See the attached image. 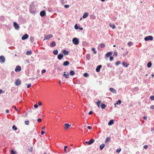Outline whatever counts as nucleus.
Wrapping results in <instances>:
<instances>
[{"instance_id": "1", "label": "nucleus", "mask_w": 154, "mask_h": 154, "mask_svg": "<svg viewBox=\"0 0 154 154\" xmlns=\"http://www.w3.org/2000/svg\"><path fill=\"white\" fill-rule=\"evenodd\" d=\"M72 42L75 45H78L79 43V39L76 38H73L72 40Z\"/></svg>"}, {"instance_id": "2", "label": "nucleus", "mask_w": 154, "mask_h": 154, "mask_svg": "<svg viewBox=\"0 0 154 154\" xmlns=\"http://www.w3.org/2000/svg\"><path fill=\"white\" fill-rule=\"evenodd\" d=\"M153 39V37L152 36L149 35L146 37L144 38V40L145 41L148 40L152 41Z\"/></svg>"}, {"instance_id": "3", "label": "nucleus", "mask_w": 154, "mask_h": 154, "mask_svg": "<svg viewBox=\"0 0 154 154\" xmlns=\"http://www.w3.org/2000/svg\"><path fill=\"white\" fill-rule=\"evenodd\" d=\"M5 58L2 55L0 57V62L1 63H4L5 61Z\"/></svg>"}, {"instance_id": "4", "label": "nucleus", "mask_w": 154, "mask_h": 154, "mask_svg": "<svg viewBox=\"0 0 154 154\" xmlns=\"http://www.w3.org/2000/svg\"><path fill=\"white\" fill-rule=\"evenodd\" d=\"M21 83V80L19 79H17L15 81V85L16 86H19L20 85Z\"/></svg>"}, {"instance_id": "5", "label": "nucleus", "mask_w": 154, "mask_h": 154, "mask_svg": "<svg viewBox=\"0 0 154 154\" xmlns=\"http://www.w3.org/2000/svg\"><path fill=\"white\" fill-rule=\"evenodd\" d=\"M14 26L15 28L16 29H19L20 26L16 22H14L13 23Z\"/></svg>"}, {"instance_id": "6", "label": "nucleus", "mask_w": 154, "mask_h": 154, "mask_svg": "<svg viewBox=\"0 0 154 154\" xmlns=\"http://www.w3.org/2000/svg\"><path fill=\"white\" fill-rule=\"evenodd\" d=\"M53 37V35L52 34H48L47 36H45L44 40L45 39L48 40L50 38Z\"/></svg>"}, {"instance_id": "7", "label": "nucleus", "mask_w": 154, "mask_h": 154, "mask_svg": "<svg viewBox=\"0 0 154 154\" xmlns=\"http://www.w3.org/2000/svg\"><path fill=\"white\" fill-rule=\"evenodd\" d=\"M94 139H92L90 140V141H86L85 143L87 144H88L90 145L91 144L94 142Z\"/></svg>"}, {"instance_id": "8", "label": "nucleus", "mask_w": 154, "mask_h": 154, "mask_svg": "<svg viewBox=\"0 0 154 154\" xmlns=\"http://www.w3.org/2000/svg\"><path fill=\"white\" fill-rule=\"evenodd\" d=\"M40 15L41 17H44L46 15V12L45 11H42L40 13Z\"/></svg>"}, {"instance_id": "9", "label": "nucleus", "mask_w": 154, "mask_h": 154, "mask_svg": "<svg viewBox=\"0 0 154 154\" xmlns=\"http://www.w3.org/2000/svg\"><path fill=\"white\" fill-rule=\"evenodd\" d=\"M21 70V67L19 66H17L15 69V71L16 72H20Z\"/></svg>"}, {"instance_id": "10", "label": "nucleus", "mask_w": 154, "mask_h": 154, "mask_svg": "<svg viewBox=\"0 0 154 154\" xmlns=\"http://www.w3.org/2000/svg\"><path fill=\"white\" fill-rule=\"evenodd\" d=\"M28 37L29 35L27 34H26L22 37L21 38L22 40H25L26 39L28 38Z\"/></svg>"}, {"instance_id": "11", "label": "nucleus", "mask_w": 154, "mask_h": 154, "mask_svg": "<svg viewBox=\"0 0 154 154\" xmlns=\"http://www.w3.org/2000/svg\"><path fill=\"white\" fill-rule=\"evenodd\" d=\"M105 46V45L104 43H101L100 44L98 45V48L100 49V48H104Z\"/></svg>"}, {"instance_id": "12", "label": "nucleus", "mask_w": 154, "mask_h": 154, "mask_svg": "<svg viewBox=\"0 0 154 154\" xmlns=\"http://www.w3.org/2000/svg\"><path fill=\"white\" fill-rule=\"evenodd\" d=\"M36 9L33 7H31L30 8V11L31 13H34L35 12Z\"/></svg>"}, {"instance_id": "13", "label": "nucleus", "mask_w": 154, "mask_h": 154, "mask_svg": "<svg viewBox=\"0 0 154 154\" xmlns=\"http://www.w3.org/2000/svg\"><path fill=\"white\" fill-rule=\"evenodd\" d=\"M63 57V55L62 54H59L57 56V58L59 60H61Z\"/></svg>"}, {"instance_id": "14", "label": "nucleus", "mask_w": 154, "mask_h": 154, "mask_svg": "<svg viewBox=\"0 0 154 154\" xmlns=\"http://www.w3.org/2000/svg\"><path fill=\"white\" fill-rule=\"evenodd\" d=\"M102 67V66L101 65H98L96 68V71L97 72H99L100 69V68Z\"/></svg>"}, {"instance_id": "15", "label": "nucleus", "mask_w": 154, "mask_h": 154, "mask_svg": "<svg viewBox=\"0 0 154 154\" xmlns=\"http://www.w3.org/2000/svg\"><path fill=\"white\" fill-rule=\"evenodd\" d=\"M69 63H70L69 61H66L63 62V65L64 66H66L68 65L69 64Z\"/></svg>"}, {"instance_id": "16", "label": "nucleus", "mask_w": 154, "mask_h": 154, "mask_svg": "<svg viewBox=\"0 0 154 154\" xmlns=\"http://www.w3.org/2000/svg\"><path fill=\"white\" fill-rule=\"evenodd\" d=\"M122 66L125 67H127L129 65V64L125 62H123L122 63Z\"/></svg>"}, {"instance_id": "17", "label": "nucleus", "mask_w": 154, "mask_h": 154, "mask_svg": "<svg viewBox=\"0 0 154 154\" xmlns=\"http://www.w3.org/2000/svg\"><path fill=\"white\" fill-rule=\"evenodd\" d=\"M112 54V52L109 51L106 54V56L107 57H110V56H111Z\"/></svg>"}, {"instance_id": "18", "label": "nucleus", "mask_w": 154, "mask_h": 154, "mask_svg": "<svg viewBox=\"0 0 154 154\" xmlns=\"http://www.w3.org/2000/svg\"><path fill=\"white\" fill-rule=\"evenodd\" d=\"M56 45V43L55 42H52L50 44V46L51 47H54Z\"/></svg>"}, {"instance_id": "19", "label": "nucleus", "mask_w": 154, "mask_h": 154, "mask_svg": "<svg viewBox=\"0 0 154 154\" xmlns=\"http://www.w3.org/2000/svg\"><path fill=\"white\" fill-rule=\"evenodd\" d=\"M71 125H69V124L66 123L65 124V129L66 130L69 128V127Z\"/></svg>"}, {"instance_id": "20", "label": "nucleus", "mask_w": 154, "mask_h": 154, "mask_svg": "<svg viewBox=\"0 0 154 154\" xmlns=\"http://www.w3.org/2000/svg\"><path fill=\"white\" fill-rule=\"evenodd\" d=\"M106 106L104 103H102L100 107L101 108L103 109H105L106 107Z\"/></svg>"}, {"instance_id": "21", "label": "nucleus", "mask_w": 154, "mask_h": 154, "mask_svg": "<svg viewBox=\"0 0 154 154\" xmlns=\"http://www.w3.org/2000/svg\"><path fill=\"white\" fill-rule=\"evenodd\" d=\"M88 13L86 12L83 15L82 18L84 19L85 18L88 16Z\"/></svg>"}, {"instance_id": "22", "label": "nucleus", "mask_w": 154, "mask_h": 154, "mask_svg": "<svg viewBox=\"0 0 154 154\" xmlns=\"http://www.w3.org/2000/svg\"><path fill=\"white\" fill-rule=\"evenodd\" d=\"M63 53L65 55H67L69 54V52L65 50H64L63 51Z\"/></svg>"}, {"instance_id": "23", "label": "nucleus", "mask_w": 154, "mask_h": 154, "mask_svg": "<svg viewBox=\"0 0 154 154\" xmlns=\"http://www.w3.org/2000/svg\"><path fill=\"white\" fill-rule=\"evenodd\" d=\"M114 123V121L113 120H111L108 122V124L109 125H111Z\"/></svg>"}, {"instance_id": "24", "label": "nucleus", "mask_w": 154, "mask_h": 154, "mask_svg": "<svg viewBox=\"0 0 154 154\" xmlns=\"http://www.w3.org/2000/svg\"><path fill=\"white\" fill-rule=\"evenodd\" d=\"M109 90L112 92L113 93H114L115 94L116 93V92L114 88H109Z\"/></svg>"}, {"instance_id": "25", "label": "nucleus", "mask_w": 154, "mask_h": 154, "mask_svg": "<svg viewBox=\"0 0 154 154\" xmlns=\"http://www.w3.org/2000/svg\"><path fill=\"white\" fill-rule=\"evenodd\" d=\"M63 76H64L65 78L67 79L69 78V75L68 74V73H67V74H66L65 73H64L63 75Z\"/></svg>"}, {"instance_id": "26", "label": "nucleus", "mask_w": 154, "mask_h": 154, "mask_svg": "<svg viewBox=\"0 0 154 154\" xmlns=\"http://www.w3.org/2000/svg\"><path fill=\"white\" fill-rule=\"evenodd\" d=\"M69 74L71 76H73L75 74V72L73 70H71L69 72Z\"/></svg>"}, {"instance_id": "27", "label": "nucleus", "mask_w": 154, "mask_h": 154, "mask_svg": "<svg viewBox=\"0 0 154 154\" xmlns=\"http://www.w3.org/2000/svg\"><path fill=\"white\" fill-rule=\"evenodd\" d=\"M105 146V145L104 144H102L100 145V147L101 150H102L103 149V148Z\"/></svg>"}, {"instance_id": "28", "label": "nucleus", "mask_w": 154, "mask_h": 154, "mask_svg": "<svg viewBox=\"0 0 154 154\" xmlns=\"http://www.w3.org/2000/svg\"><path fill=\"white\" fill-rule=\"evenodd\" d=\"M121 103V101L120 100H118L116 103L114 104L115 105H120Z\"/></svg>"}, {"instance_id": "29", "label": "nucleus", "mask_w": 154, "mask_h": 154, "mask_svg": "<svg viewBox=\"0 0 154 154\" xmlns=\"http://www.w3.org/2000/svg\"><path fill=\"white\" fill-rule=\"evenodd\" d=\"M152 65V63L151 62H149L147 65V66L148 67L150 68Z\"/></svg>"}, {"instance_id": "30", "label": "nucleus", "mask_w": 154, "mask_h": 154, "mask_svg": "<svg viewBox=\"0 0 154 154\" xmlns=\"http://www.w3.org/2000/svg\"><path fill=\"white\" fill-rule=\"evenodd\" d=\"M53 53L54 55H57L58 54V51L57 49L54 50L53 51Z\"/></svg>"}, {"instance_id": "31", "label": "nucleus", "mask_w": 154, "mask_h": 154, "mask_svg": "<svg viewBox=\"0 0 154 154\" xmlns=\"http://www.w3.org/2000/svg\"><path fill=\"white\" fill-rule=\"evenodd\" d=\"M110 26L112 27L113 29H114L115 28L116 26L114 24H110Z\"/></svg>"}, {"instance_id": "32", "label": "nucleus", "mask_w": 154, "mask_h": 154, "mask_svg": "<svg viewBox=\"0 0 154 154\" xmlns=\"http://www.w3.org/2000/svg\"><path fill=\"white\" fill-rule=\"evenodd\" d=\"M111 138L110 137H107L106 138L105 140V142H107L109 141L110 140Z\"/></svg>"}, {"instance_id": "33", "label": "nucleus", "mask_w": 154, "mask_h": 154, "mask_svg": "<svg viewBox=\"0 0 154 154\" xmlns=\"http://www.w3.org/2000/svg\"><path fill=\"white\" fill-rule=\"evenodd\" d=\"M91 58V56L89 54H88L86 55V58L88 60H89Z\"/></svg>"}, {"instance_id": "34", "label": "nucleus", "mask_w": 154, "mask_h": 154, "mask_svg": "<svg viewBox=\"0 0 154 154\" xmlns=\"http://www.w3.org/2000/svg\"><path fill=\"white\" fill-rule=\"evenodd\" d=\"M32 54V52L31 51H27V52H26V54L28 55H30Z\"/></svg>"}, {"instance_id": "35", "label": "nucleus", "mask_w": 154, "mask_h": 154, "mask_svg": "<svg viewBox=\"0 0 154 154\" xmlns=\"http://www.w3.org/2000/svg\"><path fill=\"white\" fill-rule=\"evenodd\" d=\"M101 103V101H100V100H98L97 103V106L98 108H99V106H100V104Z\"/></svg>"}, {"instance_id": "36", "label": "nucleus", "mask_w": 154, "mask_h": 154, "mask_svg": "<svg viewBox=\"0 0 154 154\" xmlns=\"http://www.w3.org/2000/svg\"><path fill=\"white\" fill-rule=\"evenodd\" d=\"M133 45V42H129L128 43V46H131Z\"/></svg>"}, {"instance_id": "37", "label": "nucleus", "mask_w": 154, "mask_h": 154, "mask_svg": "<svg viewBox=\"0 0 154 154\" xmlns=\"http://www.w3.org/2000/svg\"><path fill=\"white\" fill-rule=\"evenodd\" d=\"M12 128L13 130H14L15 131H16L17 129V127L15 125H14L12 126Z\"/></svg>"}, {"instance_id": "38", "label": "nucleus", "mask_w": 154, "mask_h": 154, "mask_svg": "<svg viewBox=\"0 0 154 154\" xmlns=\"http://www.w3.org/2000/svg\"><path fill=\"white\" fill-rule=\"evenodd\" d=\"M120 63L121 62L119 61H118L116 62V66H118L119 64H120Z\"/></svg>"}, {"instance_id": "39", "label": "nucleus", "mask_w": 154, "mask_h": 154, "mask_svg": "<svg viewBox=\"0 0 154 154\" xmlns=\"http://www.w3.org/2000/svg\"><path fill=\"white\" fill-rule=\"evenodd\" d=\"M121 150V149L120 148L117 149L116 150V152L117 153H119L120 152Z\"/></svg>"}, {"instance_id": "40", "label": "nucleus", "mask_w": 154, "mask_h": 154, "mask_svg": "<svg viewBox=\"0 0 154 154\" xmlns=\"http://www.w3.org/2000/svg\"><path fill=\"white\" fill-rule=\"evenodd\" d=\"M25 124L27 125H29V121L28 120H26L25 122Z\"/></svg>"}, {"instance_id": "41", "label": "nucleus", "mask_w": 154, "mask_h": 154, "mask_svg": "<svg viewBox=\"0 0 154 154\" xmlns=\"http://www.w3.org/2000/svg\"><path fill=\"white\" fill-rule=\"evenodd\" d=\"M57 71L58 72L59 71H62L63 69H62V68L58 67H57Z\"/></svg>"}, {"instance_id": "42", "label": "nucleus", "mask_w": 154, "mask_h": 154, "mask_svg": "<svg viewBox=\"0 0 154 154\" xmlns=\"http://www.w3.org/2000/svg\"><path fill=\"white\" fill-rule=\"evenodd\" d=\"M11 154H16V152L14 150H11Z\"/></svg>"}, {"instance_id": "43", "label": "nucleus", "mask_w": 154, "mask_h": 154, "mask_svg": "<svg viewBox=\"0 0 154 154\" xmlns=\"http://www.w3.org/2000/svg\"><path fill=\"white\" fill-rule=\"evenodd\" d=\"M34 37H30V41L31 42H33L34 41Z\"/></svg>"}, {"instance_id": "44", "label": "nucleus", "mask_w": 154, "mask_h": 154, "mask_svg": "<svg viewBox=\"0 0 154 154\" xmlns=\"http://www.w3.org/2000/svg\"><path fill=\"white\" fill-rule=\"evenodd\" d=\"M107 66L108 67H110V68H111L112 67V65L111 63H108L107 64Z\"/></svg>"}, {"instance_id": "45", "label": "nucleus", "mask_w": 154, "mask_h": 154, "mask_svg": "<svg viewBox=\"0 0 154 154\" xmlns=\"http://www.w3.org/2000/svg\"><path fill=\"white\" fill-rule=\"evenodd\" d=\"M92 50L94 51V53L95 54H97V52L95 51V49L94 48H93L92 49Z\"/></svg>"}, {"instance_id": "46", "label": "nucleus", "mask_w": 154, "mask_h": 154, "mask_svg": "<svg viewBox=\"0 0 154 154\" xmlns=\"http://www.w3.org/2000/svg\"><path fill=\"white\" fill-rule=\"evenodd\" d=\"M89 75L87 73H85L84 74L83 76L85 77H87Z\"/></svg>"}, {"instance_id": "47", "label": "nucleus", "mask_w": 154, "mask_h": 154, "mask_svg": "<svg viewBox=\"0 0 154 154\" xmlns=\"http://www.w3.org/2000/svg\"><path fill=\"white\" fill-rule=\"evenodd\" d=\"M133 90L135 91H137L138 90V87H135L133 88Z\"/></svg>"}, {"instance_id": "48", "label": "nucleus", "mask_w": 154, "mask_h": 154, "mask_svg": "<svg viewBox=\"0 0 154 154\" xmlns=\"http://www.w3.org/2000/svg\"><path fill=\"white\" fill-rule=\"evenodd\" d=\"M150 98L151 100H154V96L153 95L151 96L150 97Z\"/></svg>"}, {"instance_id": "49", "label": "nucleus", "mask_w": 154, "mask_h": 154, "mask_svg": "<svg viewBox=\"0 0 154 154\" xmlns=\"http://www.w3.org/2000/svg\"><path fill=\"white\" fill-rule=\"evenodd\" d=\"M74 28L75 29H79L78 26L77 24H75V25L74 26Z\"/></svg>"}, {"instance_id": "50", "label": "nucleus", "mask_w": 154, "mask_h": 154, "mask_svg": "<svg viewBox=\"0 0 154 154\" xmlns=\"http://www.w3.org/2000/svg\"><path fill=\"white\" fill-rule=\"evenodd\" d=\"M12 107L13 108H14L16 110V111L17 112L18 111V109H17L16 107L15 106H12Z\"/></svg>"}, {"instance_id": "51", "label": "nucleus", "mask_w": 154, "mask_h": 154, "mask_svg": "<svg viewBox=\"0 0 154 154\" xmlns=\"http://www.w3.org/2000/svg\"><path fill=\"white\" fill-rule=\"evenodd\" d=\"M46 72V70H45V69H43L42 71V72H41L42 74L45 73Z\"/></svg>"}, {"instance_id": "52", "label": "nucleus", "mask_w": 154, "mask_h": 154, "mask_svg": "<svg viewBox=\"0 0 154 154\" xmlns=\"http://www.w3.org/2000/svg\"><path fill=\"white\" fill-rule=\"evenodd\" d=\"M69 7V5H66L64 6V7L65 8H68Z\"/></svg>"}, {"instance_id": "53", "label": "nucleus", "mask_w": 154, "mask_h": 154, "mask_svg": "<svg viewBox=\"0 0 154 154\" xmlns=\"http://www.w3.org/2000/svg\"><path fill=\"white\" fill-rule=\"evenodd\" d=\"M113 59V57H112V56H110V57L109 60L110 61L112 60Z\"/></svg>"}, {"instance_id": "54", "label": "nucleus", "mask_w": 154, "mask_h": 154, "mask_svg": "<svg viewBox=\"0 0 154 154\" xmlns=\"http://www.w3.org/2000/svg\"><path fill=\"white\" fill-rule=\"evenodd\" d=\"M150 108L151 109H154V105L151 106L150 107Z\"/></svg>"}, {"instance_id": "55", "label": "nucleus", "mask_w": 154, "mask_h": 154, "mask_svg": "<svg viewBox=\"0 0 154 154\" xmlns=\"http://www.w3.org/2000/svg\"><path fill=\"white\" fill-rule=\"evenodd\" d=\"M148 148V146L147 145H145L143 146V148L145 149H146Z\"/></svg>"}, {"instance_id": "56", "label": "nucleus", "mask_w": 154, "mask_h": 154, "mask_svg": "<svg viewBox=\"0 0 154 154\" xmlns=\"http://www.w3.org/2000/svg\"><path fill=\"white\" fill-rule=\"evenodd\" d=\"M42 121V120L41 118L38 119L37 120V121L38 122H41Z\"/></svg>"}, {"instance_id": "57", "label": "nucleus", "mask_w": 154, "mask_h": 154, "mask_svg": "<svg viewBox=\"0 0 154 154\" xmlns=\"http://www.w3.org/2000/svg\"><path fill=\"white\" fill-rule=\"evenodd\" d=\"M26 61L27 63H30V62H29V59L26 60Z\"/></svg>"}, {"instance_id": "58", "label": "nucleus", "mask_w": 154, "mask_h": 154, "mask_svg": "<svg viewBox=\"0 0 154 154\" xmlns=\"http://www.w3.org/2000/svg\"><path fill=\"white\" fill-rule=\"evenodd\" d=\"M54 67L55 69H57V67H58L57 66V65H55L54 66Z\"/></svg>"}, {"instance_id": "59", "label": "nucleus", "mask_w": 154, "mask_h": 154, "mask_svg": "<svg viewBox=\"0 0 154 154\" xmlns=\"http://www.w3.org/2000/svg\"><path fill=\"white\" fill-rule=\"evenodd\" d=\"M31 86V84H28V85H27V88H29Z\"/></svg>"}, {"instance_id": "60", "label": "nucleus", "mask_w": 154, "mask_h": 154, "mask_svg": "<svg viewBox=\"0 0 154 154\" xmlns=\"http://www.w3.org/2000/svg\"><path fill=\"white\" fill-rule=\"evenodd\" d=\"M114 55H115L116 57H117L118 55L117 53L116 52H115L113 56H114Z\"/></svg>"}, {"instance_id": "61", "label": "nucleus", "mask_w": 154, "mask_h": 154, "mask_svg": "<svg viewBox=\"0 0 154 154\" xmlns=\"http://www.w3.org/2000/svg\"><path fill=\"white\" fill-rule=\"evenodd\" d=\"M128 51H126V54H123V56L124 57H125V56H126L128 54Z\"/></svg>"}, {"instance_id": "62", "label": "nucleus", "mask_w": 154, "mask_h": 154, "mask_svg": "<svg viewBox=\"0 0 154 154\" xmlns=\"http://www.w3.org/2000/svg\"><path fill=\"white\" fill-rule=\"evenodd\" d=\"M45 131H41V134L42 135H43L44 134H45Z\"/></svg>"}, {"instance_id": "63", "label": "nucleus", "mask_w": 154, "mask_h": 154, "mask_svg": "<svg viewBox=\"0 0 154 154\" xmlns=\"http://www.w3.org/2000/svg\"><path fill=\"white\" fill-rule=\"evenodd\" d=\"M38 105H37V104H35L34 105V107L35 108H38Z\"/></svg>"}, {"instance_id": "64", "label": "nucleus", "mask_w": 154, "mask_h": 154, "mask_svg": "<svg viewBox=\"0 0 154 154\" xmlns=\"http://www.w3.org/2000/svg\"><path fill=\"white\" fill-rule=\"evenodd\" d=\"M38 105L39 106H41V105H42V103L41 102H39L38 103Z\"/></svg>"}]
</instances>
